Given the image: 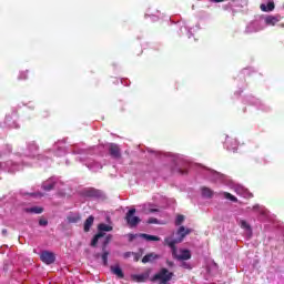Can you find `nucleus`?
Here are the masks:
<instances>
[{"label":"nucleus","instance_id":"obj_4","mask_svg":"<svg viewBox=\"0 0 284 284\" xmlns=\"http://www.w3.org/2000/svg\"><path fill=\"white\" fill-rule=\"evenodd\" d=\"M110 241H112V235H106L104 241L102 242V255L101 258L103 261V265H108V256H110V252L106 250L108 245H110Z\"/></svg>","mask_w":284,"mask_h":284},{"label":"nucleus","instance_id":"obj_13","mask_svg":"<svg viewBox=\"0 0 284 284\" xmlns=\"http://www.w3.org/2000/svg\"><path fill=\"white\" fill-rule=\"evenodd\" d=\"M275 7L276 6L274 4V1H270V2H267V4L262 3L260 6V10H262V12H272Z\"/></svg>","mask_w":284,"mask_h":284},{"label":"nucleus","instance_id":"obj_16","mask_svg":"<svg viewBox=\"0 0 284 284\" xmlns=\"http://www.w3.org/2000/svg\"><path fill=\"white\" fill-rule=\"evenodd\" d=\"M24 212H27V214H43V207L33 206V207L24 209Z\"/></svg>","mask_w":284,"mask_h":284},{"label":"nucleus","instance_id":"obj_21","mask_svg":"<svg viewBox=\"0 0 284 284\" xmlns=\"http://www.w3.org/2000/svg\"><path fill=\"white\" fill-rule=\"evenodd\" d=\"M141 239H145V241H161V237L156 236V235H150V234H145L142 233L140 234Z\"/></svg>","mask_w":284,"mask_h":284},{"label":"nucleus","instance_id":"obj_10","mask_svg":"<svg viewBox=\"0 0 284 284\" xmlns=\"http://www.w3.org/2000/svg\"><path fill=\"white\" fill-rule=\"evenodd\" d=\"M131 278L135 283H145V281H148V278H150V273H142V274H138V275H132Z\"/></svg>","mask_w":284,"mask_h":284},{"label":"nucleus","instance_id":"obj_20","mask_svg":"<svg viewBox=\"0 0 284 284\" xmlns=\"http://www.w3.org/2000/svg\"><path fill=\"white\" fill-rule=\"evenodd\" d=\"M230 143H233V148H230ZM225 145L227 148V150H234V152H236V148H239V144L236 143V140H232V139H229L226 138L225 140Z\"/></svg>","mask_w":284,"mask_h":284},{"label":"nucleus","instance_id":"obj_8","mask_svg":"<svg viewBox=\"0 0 284 284\" xmlns=\"http://www.w3.org/2000/svg\"><path fill=\"white\" fill-rule=\"evenodd\" d=\"M187 234H192V229H185V226H180L176 231V235L179 236L178 240H181V243H183V239H185Z\"/></svg>","mask_w":284,"mask_h":284},{"label":"nucleus","instance_id":"obj_26","mask_svg":"<svg viewBox=\"0 0 284 284\" xmlns=\"http://www.w3.org/2000/svg\"><path fill=\"white\" fill-rule=\"evenodd\" d=\"M28 79V71H22L19 75L20 81H26Z\"/></svg>","mask_w":284,"mask_h":284},{"label":"nucleus","instance_id":"obj_24","mask_svg":"<svg viewBox=\"0 0 284 284\" xmlns=\"http://www.w3.org/2000/svg\"><path fill=\"white\" fill-rule=\"evenodd\" d=\"M183 221H185V216L184 215H178L175 219V225H181L183 223Z\"/></svg>","mask_w":284,"mask_h":284},{"label":"nucleus","instance_id":"obj_7","mask_svg":"<svg viewBox=\"0 0 284 284\" xmlns=\"http://www.w3.org/2000/svg\"><path fill=\"white\" fill-rule=\"evenodd\" d=\"M109 153L113 159H121V149L115 143L110 144Z\"/></svg>","mask_w":284,"mask_h":284},{"label":"nucleus","instance_id":"obj_31","mask_svg":"<svg viewBox=\"0 0 284 284\" xmlns=\"http://www.w3.org/2000/svg\"><path fill=\"white\" fill-rule=\"evenodd\" d=\"M166 265H168L169 267H174V262L168 260V261H166Z\"/></svg>","mask_w":284,"mask_h":284},{"label":"nucleus","instance_id":"obj_2","mask_svg":"<svg viewBox=\"0 0 284 284\" xmlns=\"http://www.w3.org/2000/svg\"><path fill=\"white\" fill-rule=\"evenodd\" d=\"M98 234H95L91 241V247H97V245H99L100 239H103V236H105L104 232H112L113 227L105 223H101L98 225Z\"/></svg>","mask_w":284,"mask_h":284},{"label":"nucleus","instance_id":"obj_9","mask_svg":"<svg viewBox=\"0 0 284 284\" xmlns=\"http://www.w3.org/2000/svg\"><path fill=\"white\" fill-rule=\"evenodd\" d=\"M41 187L44 190V192H52V190L57 187V182L52 179H49L42 183Z\"/></svg>","mask_w":284,"mask_h":284},{"label":"nucleus","instance_id":"obj_25","mask_svg":"<svg viewBox=\"0 0 284 284\" xmlns=\"http://www.w3.org/2000/svg\"><path fill=\"white\" fill-rule=\"evenodd\" d=\"M148 224H149V225H159V220L155 219V217H150V219L148 220Z\"/></svg>","mask_w":284,"mask_h":284},{"label":"nucleus","instance_id":"obj_6","mask_svg":"<svg viewBox=\"0 0 284 284\" xmlns=\"http://www.w3.org/2000/svg\"><path fill=\"white\" fill-rule=\"evenodd\" d=\"M84 196H89L90 199H103V191L91 187L84 191Z\"/></svg>","mask_w":284,"mask_h":284},{"label":"nucleus","instance_id":"obj_33","mask_svg":"<svg viewBox=\"0 0 284 284\" xmlns=\"http://www.w3.org/2000/svg\"><path fill=\"white\" fill-rule=\"evenodd\" d=\"M2 235H3V236H8V230H7V229H3V230H2Z\"/></svg>","mask_w":284,"mask_h":284},{"label":"nucleus","instance_id":"obj_17","mask_svg":"<svg viewBox=\"0 0 284 284\" xmlns=\"http://www.w3.org/2000/svg\"><path fill=\"white\" fill-rule=\"evenodd\" d=\"M94 225V217L90 215L85 221H84V232H90V229Z\"/></svg>","mask_w":284,"mask_h":284},{"label":"nucleus","instance_id":"obj_28","mask_svg":"<svg viewBox=\"0 0 284 284\" xmlns=\"http://www.w3.org/2000/svg\"><path fill=\"white\" fill-rule=\"evenodd\" d=\"M39 225H41L42 227H45V225H48V220H39Z\"/></svg>","mask_w":284,"mask_h":284},{"label":"nucleus","instance_id":"obj_35","mask_svg":"<svg viewBox=\"0 0 284 284\" xmlns=\"http://www.w3.org/2000/svg\"><path fill=\"white\" fill-rule=\"evenodd\" d=\"M151 212H159V210H156V209H152V210H151Z\"/></svg>","mask_w":284,"mask_h":284},{"label":"nucleus","instance_id":"obj_23","mask_svg":"<svg viewBox=\"0 0 284 284\" xmlns=\"http://www.w3.org/2000/svg\"><path fill=\"white\" fill-rule=\"evenodd\" d=\"M224 197L227 199L229 201H232L233 203H239V199L231 193L224 192Z\"/></svg>","mask_w":284,"mask_h":284},{"label":"nucleus","instance_id":"obj_29","mask_svg":"<svg viewBox=\"0 0 284 284\" xmlns=\"http://www.w3.org/2000/svg\"><path fill=\"white\" fill-rule=\"evenodd\" d=\"M171 251H172L173 258H176V256H179L176 246L174 248H171Z\"/></svg>","mask_w":284,"mask_h":284},{"label":"nucleus","instance_id":"obj_11","mask_svg":"<svg viewBox=\"0 0 284 284\" xmlns=\"http://www.w3.org/2000/svg\"><path fill=\"white\" fill-rule=\"evenodd\" d=\"M190 258H192V253L190 250H182L181 254L176 256L178 261H190Z\"/></svg>","mask_w":284,"mask_h":284},{"label":"nucleus","instance_id":"obj_27","mask_svg":"<svg viewBox=\"0 0 284 284\" xmlns=\"http://www.w3.org/2000/svg\"><path fill=\"white\" fill-rule=\"evenodd\" d=\"M241 227H243L244 230H250V224H247V222L245 220H241Z\"/></svg>","mask_w":284,"mask_h":284},{"label":"nucleus","instance_id":"obj_12","mask_svg":"<svg viewBox=\"0 0 284 284\" xmlns=\"http://www.w3.org/2000/svg\"><path fill=\"white\" fill-rule=\"evenodd\" d=\"M278 21H281V17L278 16H267L265 18L266 26H275L278 23Z\"/></svg>","mask_w":284,"mask_h":284},{"label":"nucleus","instance_id":"obj_19","mask_svg":"<svg viewBox=\"0 0 284 284\" xmlns=\"http://www.w3.org/2000/svg\"><path fill=\"white\" fill-rule=\"evenodd\" d=\"M202 196H204L205 199H212V196H214V191H212L210 187L203 186Z\"/></svg>","mask_w":284,"mask_h":284},{"label":"nucleus","instance_id":"obj_34","mask_svg":"<svg viewBox=\"0 0 284 284\" xmlns=\"http://www.w3.org/2000/svg\"><path fill=\"white\" fill-rule=\"evenodd\" d=\"M253 210H258V205L253 206Z\"/></svg>","mask_w":284,"mask_h":284},{"label":"nucleus","instance_id":"obj_5","mask_svg":"<svg viewBox=\"0 0 284 284\" xmlns=\"http://www.w3.org/2000/svg\"><path fill=\"white\" fill-rule=\"evenodd\" d=\"M40 260L42 261V263H45V265H52V263L57 261V257L54 256V253L43 251L40 255Z\"/></svg>","mask_w":284,"mask_h":284},{"label":"nucleus","instance_id":"obj_22","mask_svg":"<svg viewBox=\"0 0 284 284\" xmlns=\"http://www.w3.org/2000/svg\"><path fill=\"white\" fill-rule=\"evenodd\" d=\"M68 223H79V221H81V216L80 215H69L67 217Z\"/></svg>","mask_w":284,"mask_h":284},{"label":"nucleus","instance_id":"obj_32","mask_svg":"<svg viewBox=\"0 0 284 284\" xmlns=\"http://www.w3.org/2000/svg\"><path fill=\"white\" fill-rule=\"evenodd\" d=\"M212 3H223L225 0H211Z\"/></svg>","mask_w":284,"mask_h":284},{"label":"nucleus","instance_id":"obj_1","mask_svg":"<svg viewBox=\"0 0 284 284\" xmlns=\"http://www.w3.org/2000/svg\"><path fill=\"white\" fill-rule=\"evenodd\" d=\"M174 277V273L170 270L162 267L152 278V283L168 284Z\"/></svg>","mask_w":284,"mask_h":284},{"label":"nucleus","instance_id":"obj_15","mask_svg":"<svg viewBox=\"0 0 284 284\" xmlns=\"http://www.w3.org/2000/svg\"><path fill=\"white\" fill-rule=\"evenodd\" d=\"M156 258H159V254L155 253H149L146 255L143 256L142 258V263H152L153 261H156Z\"/></svg>","mask_w":284,"mask_h":284},{"label":"nucleus","instance_id":"obj_3","mask_svg":"<svg viewBox=\"0 0 284 284\" xmlns=\"http://www.w3.org/2000/svg\"><path fill=\"white\" fill-rule=\"evenodd\" d=\"M136 209H131L126 212L124 220L126 221L129 227H136L141 223V217L135 216Z\"/></svg>","mask_w":284,"mask_h":284},{"label":"nucleus","instance_id":"obj_18","mask_svg":"<svg viewBox=\"0 0 284 284\" xmlns=\"http://www.w3.org/2000/svg\"><path fill=\"white\" fill-rule=\"evenodd\" d=\"M164 243L165 245H169L171 250H174V247H176V243H181V240H178V239L172 240L170 237H165Z\"/></svg>","mask_w":284,"mask_h":284},{"label":"nucleus","instance_id":"obj_30","mask_svg":"<svg viewBox=\"0 0 284 284\" xmlns=\"http://www.w3.org/2000/svg\"><path fill=\"white\" fill-rule=\"evenodd\" d=\"M136 234H129V241L130 243H132V241H134V239H136Z\"/></svg>","mask_w":284,"mask_h":284},{"label":"nucleus","instance_id":"obj_14","mask_svg":"<svg viewBox=\"0 0 284 284\" xmlns=\"http://www.w3.org/2000/svg\"><path fill=\"white\" fill-rule=\"evenodd\" d=\"M111 272L118 276V278H125V274H123V270H121V266L119 265L111 266Z\"/></svg>","mask_w":284,"mask_h":284}]
</instances>
